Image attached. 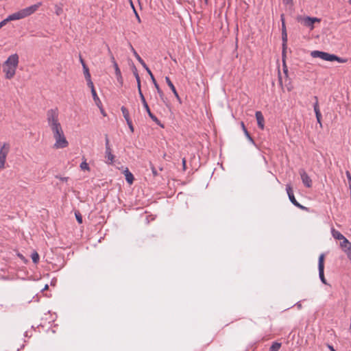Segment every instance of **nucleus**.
<instances>
[{"mask_svg":"<svg viewBox=\"0 0 351 351\" xmlns=\"http://www.w3.org/2000/svg\"><path fill=\"white\" fill-rule=\"evenodd\" d=\"M46 119L55 140L53 147L56 149L67 147L69 142L60 121L58 109L55 108L48 110L46 113Z\"/></svg>","mask_w":351,"mask_h":351,"instance_id":"1","label":"nucleus"},{"mask_svg":"<svg viewBox=\"0 0 351 351\" xmlns=\"http://www.w3.org/2000/svg\"><path fill=\"white\" fill-rule=\"evenodd\" d=\"M42 3L38 2L34 5L22 9L16 12L9 15L5 19L7 22L24 19L34 14L41 6Z\"/></svg>","mask_w":351,"mask_h":351,"instance_id":"2","label":"nucleus"},{"mask_svg":"<svg viewBox=\"0 0 351 351\" xmlns=\"http://www.w3.org/2000/svg\"><path fill=\"white\" fill-rule=\"evenodd\" d=\"M311 55L313 58H319L326 61H337L341 63H346L347 62V59L341 58L337 56L336 55L330 54L328 53L320 51H311Z\"/></svg>","mask_w":351,"mask_h":351,"instance_id":"3","label":"nucleus"},{"mask_svg":"<svg viewBox=\"0 0 351 351\" xmlns=\"http://www.w3.org/2000/svg\"><path fill=\"white\" fill-rule=\"evenodd\" d=\"M297 21L304 26L308 27L311 30H313L314 29V23H319L321 21V19L317 17L298 16L297 17Z\"/></svg>","mask_w":351,"mask_h":351,"instance_id":"4","label":"nucleus"},{"mask_svg":"<svg viewBox=\"0 0 351 351\" xmlns=\"http://www.w3.org/2000/svg\"><path fill=\"white\" fill-rule=\"evenodd\" d=\"M10 145L8 143H3L0 147V169L5 168L7 156L10 152Z\"/></svg>","mask_w":351,"mask_h":351,"instance_id":"5","label":"nucleus"},{"mask_svg":"<svg viewBox=\"0 0 351 351\" xmlns=\"http://www.w3.org/2000/svg\"><path fill=\"white\" fill-rule=\"evenodd\" d=\"M324 259H325V255L324 254H322L319 256L318 260V269H319V276L321 280V281L326 285V280L324 276Z\"/></svg>","mask_w":351,"mask_h":351,"instance_id":"6","label":"nucleus"},{"mask_svg":"<svg viewBox=\"0 0 351 351\" xmlns=\"http://www.w3.org/2000/svg\"><path fill=\"white\" fill-rule=\"evenodd\" d=\"M286 191H287V195L289 196V200L294 206H295L298 208H300L301 209L305 208L304 206L300 204L299 202H298L297 200L295 199L294 194H293V189L290 184L286 185Z\"/></svg>","mask_w":351,"mask_h":351,"instance_id":"7","label":"nucleus"},{"mask_svg":"<svg viewBox=\"0 0 351 351\" xmlns=\"http://www.w3.org/2000/svg\"><path fill=\"white\" fill-rule=\"evenodd\" d=\"M339 246L346 254L348 258L351 260V243L346 238L344 240L340 241Z\"/></svg>","mask_w":351,"mask_h":351,"instance_id":"8","label":"nucleus"},{"mask_svg":"<svg viewBox=\"0 0 351 351\" xmlns=\"http://www.w3.org/2000/svg\"><path fill=\"white\" fill-rule=\"evenodd\" d=\"M140 98H141V100L142 101V104L145 109V110L147 111L149 117L152 119V121H154L155 123H156L157 124L160 125V121L158 120V119L154 115L152 114V112H151L150 109H149V107L145 100V98L143 95V93H141V96H140Z\"/></svg>","mask_w":351,"mask_h":351,"instance_id":"9","label":"nucleus"},{"mask_svg":"<svg viewBox=\"0 0 351 351\" xmlns=\"http://www.w3.org/2000/svg\"><path fill=\"white\" fill-rule=\"evenodd\" d=\"M299 173L300 175V177H301V179H302V183L304 184V185L308 188L311 187L312 180L308 176V174L306 173L305 170L303 169H300Z\"/></svg>","mask_w":351,"mask_h":351,"instance_id":"10","label":"nucleus"},{"mask_svg":"<svg viewBox=\"0 0 351 351\" xmlns=\"http://www.w3.org/2000/svg\"><path fill=\"white\" fill-rule=\"evenodd\" d=\"M4 64L17 69L19 64V56L16 53L10 56L7 60L4 62Z\"/></svg>","mask_w":351,"mask_h":351,"instance_id":"11","label":"nucleus"},{"mask_svg":"<svg viewBox=\"0 0 351 351\" xmlns=\"http://www.w3.org/2000/svg\"><path fill=\"white\" fill-rule=\"evenodd\" d=\"M16 68L10 66H6L3 64V71L5 73V77L6 79H12L16 73Z\"/></svg>","mask_w":351,"mask_h":351,"instance_id":"12","label":"nucleus"},{"mask_svg":"<svg viewBox=\"0 0 351 351\" xmlns=\"http://www.w3.org/2000/svg\"><path fill=\"white\" fill-rule=\"evenodd\" d=\"M105 158H106V162L108 165L113 164L114 161V156L112 154V151L111 147H107L106 148L105 152Z\"/></svg>","mask_w":351,"mask_h":351,"instance_id":"13","label":"nucleus"},{"mask_svg":"<svg viewBox=\"0 0 351 351\" xmlns=\"http://www.w3.org/2000/svg\"><path fill=\"white\" fill-rule=\"evenodd\" d=\"M255 116L258 128L261 130H263L265 125V119L262 112L261 111H256Z\"/></svg>","mask_w":351,"mask_h":351,"instance_id":"14","label":"nucleus"},{"mask_svg":"<svg viewBox=\"0 0 351 351\" xmlns=\"http://www.w3.org/2000/svg\"><path fill=\"white\" fill-rule=\"evenodd\" d=\"M111 60H112V62L113 63V66H114V69H115V74L117 75V80L120 81L121 83H122L121 73V71H120V69L119 68L118 64L115 61V59H114V56L111 57Z\"/></svg>","mask_w":351,"mask_h":351,"instance_id":"15","label":"nucleus"},{"mask_svg":"<svg viewBox=\"0 0 351 351\" xmlns=\"http://www.w3.org/2000/svg\"><path fill=\"white\" fill-rule=\"evenodd\" d=\"M165 81H166V82H167V85L169 86V88H171V90H172V92L173 93V94H174V95L176 96V97L178 100H180V97H179V95H178V92H177V90H176V89L175 86H174V85H173V83L171 82V81L170 78H169V77H167H167H165Z\"/></svg>","mask_w":351,"mask_h":351,"instance_id":"16","label":"nucleus"},{"mask_svg":"<svg viewBox=\"0 0 351 351\" xmlns=\"http://www.w3.org/2000/svg\"><path fill=\"white\" fill-rule=\"evenodd\" d=\"M315 102L313 105L314 111L315 113L316 119H322V114L319 110V104H318V98L317 96L314 97Z\"/></svg>","mask_w":351,"mask_h":351,"instance_id":"17","label":"nucleus"},{"mask_svg":"<svg viewBox=\"0 0 351 351\" xmlns=\"http://www.w3.org/2000/svg\"><path fill=\"white\" fill-rule=\"evenodd\" d=\"M332 237L337 240L343 241L346 239V237L338 230H336L335 229H332L331 231Z\"/></svg>","mask_w":351,"mask_h":351,"instance_id":"18","label":"nucleus"},{"mask_svg":"<svg viewBox=\"0 0 351 351\" xmlns=\"http://www.w3.org/2000/svg\"><path fill=\"white\" fill-rule=\"evenodd\" d=\"M131 50L133 52L134 56L137 59V60L141 64V65L143 67L146 66V64L144 62V60L141 58V56L138 54V53L136 51V50L134 49V47L131 45Z\"/></svg>","mask_w":351,"mask_h":351,"instance_id":"19","label":"nucleus"},{"mask_svg":"<svg viewBox=\"0 0 351 351\" xmlns=\"http://www.w3.org/2000/svg\"><path fill=\"white\" fill-rule=\"evenodd\" d=\"M91 93H92V96H93V100H94L95 104L98 106L99 108H101V101L100 99L99 98V97L96 93V90H93V92H92Z\"/></svg>","mask_w":351,"mask_h":351,"instance_id":"20","label":"nucleus"},{"mask_svg":"<svg viewBox=\"0 0 351 351\" xmlns=\"http://www.w3.org/2000/svg\"><path fill=\"white\" fill-rule=\"evenodd\" d=\"M125 180L129 184H132L134 181V176L131 172L127 169L125 171Z\"/></svg>","mask_w":351,"mask_h":351,"instance_id":"21","label":"nucleus"},{"mask_svg":"<svg viewBox=\"0 0 351 351\" xmlns=\"http://www.w3.org/2000/svg\"><path fill=\"white\" fill-rule=\"evenodd\" d=\"M281 20H282V40H283V42L285 43V42H287V32H286V27H285V21H284V19H283V14L281 15Z\"/></svg>","mask_w":351,"mask_h":351,"instance_id":"22","label":"nucleus"},{"mask_svg":"<svg viewBox=\"0 0 351 351\" xmlns=\"http://www.w3.org/2000/svg\"><path fill=\"white\" fill-rule=\"evenodd\" d=\"M121 110L125 121H127L128 120H131L128 110L125 106H122Z\"/></svg>","mask_w":351,"mask_h":351,"instance_id":"23","label":"nucleus"},{"mask_svg":"<svg viewBox=\"0 0 351 351\" xmlns=\"http://www.w3.org/2000/svg\"><path fill=\"white\" fill-rule=\"evenodd\" d=\"M83 72H84V77H85L86 80L91 79L90 73L89 72V69H88L87 65H84Z\"/></svg>","mask_w":351,"mask_h":351,"instance_id":"24","label":"nucleus"},{"mask_svg":"<svg viewBox=\"0 0 351 351\" xmlns=\"http://www.w3.org/2000/svg\"><path fill=\"white\" fill-rule=\"evenodd\" d=\"M281 347V343L278 342H274L269 348V351H279Z\"/></svg>","mask_w":351,"mask_h":351,"instance_id":"25","label":"nucleus"},{"mask_svg":"<svg viewBox=\"0 0 351 351\" xmlns=\"http://www.w3.org/2000/svg\"><path fill=\"white\" fill-rule=\"evenodd\" d=\"M152 80V82H153V83H154V86H155L156 88L157 89V91H158V93L159 95H160L161 97H163V92H162V91L161 90V89L160 88V87H159V86H158V83L156 82V81L155 78H154V80Z\"/></svg>","mask_w":351,"mask_h":351,"instance_id":"26","label":"nucleus"},{"mask_svg":"<svg viewBox=\"0 0 351 351\" xmlns=\"http://www.w3.org/2000/svg\"><path fill=\"white\" fill-rule=\"evenodd\" d=\"M31 257H32V261L34 263H37L38 262V261H39V255H38V254L36 252H33L32 254V255H31Z\"/></svg>","mask_w":351,"mask_h":351,"instance_id":"27","label":"nucleus"},{"mask_svg":"<svg viewBox=\"0 0 351 351\" xmlns=\"http://www.w3.org/2000/svg\"><path fill=\"white\" fill-rule=\"evenodd\" d=\"M80 168L82 170H87L89 171L90 168L88 166V164L86 162V160H84L81 164H80Z\"/></svg>","mask_w":351,"mask_h":351,"instance_id":"28","label":"nucleus"},{"mask_svg":"<svg viewBox=\"0 0 351 351\" xmlns=\"http://www.w3.org/2000/svg\"><path fill=\"white\" fill-rule=\"evenodd\" d=\"M86 82L87 86L90 88L91 93L93 92V90H95L93 82H92L91 79L86 80Z\"/></svg>","mask_w":351,"mask_h":351,"instance_id":"29","label":"nucleus"},{"mask_svg":"<svg viewBox=\"0 0 351 351\" xmlns=\"http://www.w3.org/2000/svg\"><path fill=\"white\" fill-rule=\"evenodd\" d=\"M244 133H245V135L246 136V137L248 138V140H249L250 142H252V143H254V140H253V138L251 137V136H250V133L248 132V131H247V130H245Z\"/></svg>","mask_w":351,"mask_h":351,"instance_id":"30","label":"nucleus"},{"mask_svg":"<svg viewBox=\"0 0 351 351\" xmlns=\"http://www.w3.org/2000/svg\"><path fill=\"white\" fill-rule=\"evenodd\" d=\"M136 82H137L138 94H139V96H141V93H143L142 90H141V79L136 80Z\"/></svg>","mask_w":351,"mask_h":351,"instance_id":"31","label":"nucleus"},{"mask_svg":"<svg viewBox=\"0 0 351 351\" xmlns=\"http://www.w3.org/2000/svg\"><path fill=\"white\" fill-rule=\"evenodd\" d=\"M127 124L130 128V130H131L132 132H134V127H133V125H132V120H128L127 121Z\"/></svg>","mask_w":351,"mask_h":351,"instance_id":"32","label":"nucleus"},{"mask_svg":"<svg viewBox=\"0 0 351 351\" xmlns=\"http://www.w3.org/2000/svg\"><path fill=\"white\" fill-rule=\"evenodd\" d=\"M150 167H151V169H152L154 176H157L158 173H157V171H156V168L154 167V166L152 163H150Z\"/></svg>","mask_w":351,"mask_h":351,"instance_id":"33","label":"nucleus"},{"mask_svg":"<svg viewBox=\"0 0 351 351\" xmlns=\"http://www.w3.org/2000/svg\"><path fill=\"white\" fill-rule=\"evenodd\" d=\"M76 219L79 223H82V217L80 213H75Z\"/></svg>","mask_w":351,"mask_h":351,"instance_id":"34","label":"nucleus"},{"mask_svg":"<svg viewBox=\"0 0 351 351\" xmlns=\"http://www.w3.org/2000/svg\"><path fill=\"white\" fill-rule=\"evenodd\" d=\"M105 146H106V148L110 147V141H109V138H108V136L107 134L105 136Z\"/></svg>","mask_w":351,"mask_h":351,"instance_id":"35","label":"nucleus"},{"mask_svg":"<svg viewBox=\"0 0 351 351\" xmlns=\"http://www.w3.org/2000/svg\"><path fill=\"white\" fill-rule=\"evenodd\" d=\"M346 177L348 178V184H349V186H351V175H350V173L347 171L346 172Z\"/></svg>","mask_w":351,"mask_h":351,"instance_id":"36","label":"nucleus"},{"mask_svg":"<svg viewBox=\"0 0 351 351\" xmlns=\"http://www.w3.org/2000/svg\"><path fill=\"white\" fill-rule=\"evenodd\" d=\"M284 4L293 6V0H282Z\"/></svg>","mask_w":351,"mask_h":351,"instance_id":"37","label":"nucleus"},{"mask_svg":"<svg viewBox=\"0 0 351 351\" xmlns=\"http://www.w3.org/2000/svg\"><path fill=\"white\" fill-rule=\"evenodd\" d=\"M145 69L147 71V72L148 73V74L150 75L152 80H154V77L151 71V70L148 68V66L146 65L145 67H144Z\"/></svg>","mask_w":351,"mask_h":351,"instance_id":"38","label":"nucleus"},{"mask_svg":"<svg viewBox=\"0 0 351 351\" xmlns=\"http://www.w3.org/2000/svg\"><path fill=\"white\" fill-rule=\"evenodd\" d=\"M133 9H134V13H135L136 18V19L138 20V23H141V19H140L139 15L138 14V13L136 12V10L134 9V7H133Z\"/></svg>","mask_w":351,"mask_h":351,"instance_id":"39","label":"nucleus"},{"mask_svg":"<svg viewBox=\"0 0 351 351\" xmlns=\"http://www.w3.org/2000/svg\"><path fill=\"white\" fill-rule=\"evenodd\" d=\"M7 23H8V22H7L6 19H4V20H3L2 21H1V22H0V29H1V27H3L4 25H5L7 24Z\"/></svg>","mask_w":351,"mask_h":351,"instance_id":"40","label":"nucleus"},{"mask_svg":"<svg viewBox=\"0 0 351 351\" xmlns=\"http://www.w3.org/2000/svg\"><path fill=\"white\" fill-rule=\"evenodd\" d=\"M57 178H59L62 182H66L69 179V178H67V177H58L57 176Z\"/></svg>","mask_w":351,"mask_h":351,"instance_id":"41","label":"nucleus"},{"mask_svg":"<svg viewBox=\"0 0 351 351\" xmlns=\"http://www.w3.org/2000/svg\"><path fill=\"white\" fill-rule=\"evenodd\" d=\"M80 62L82 64L83 68H84V65H86L81 56H80Z\"/></svg>","mask_w":351,"mask_h":351,"instance_id":"42","label":"nucleus"},{"mask_svg":"<svg viewBox=\"0 0 351 351\" xmlns=\"http://www.w3.org/2000/svg\"><path fill=\"white\" fill-rule=\"evenodd\" d=\"M134 76L136 77V80H139L140 79L139 75H138V72L136 71V70L134 72Z\"/></svg>","mask_w":351,"mask_h":351,"instance_id":"43","label":"nucleus"},{"mask_svg":"<svg viewBox=\"0 0 351 351\" xmlns=\"http://www.w3.org/2000/svg\"><path fill=\"white\" fill-rule=\"evenodd\" d=\"M241 128H242V129H243V132H245V130H247V129H246V128H245V126L244 123H243V122H241Z\"/></svg>","mask_w":351,"mask_h":351,"instance_id":"44","label":"nucleus"},{"mask_svg":"<svg viewBox=\"0 0 351 351\" xmlns=\"http://www.w3.org/2000/svg\"><path fill=\"white\" fill-rule=\"evenodd\" d=\"M327 346L331 351H336L332 346L328 344Z\"/></svg>","mask_w":351,"mask_h":351,"instance_id":"45","label":"nucleus"},{"mask_svg":"<svg viewBox=\"0 0 351 351\" xmlns=\"http://www.w3.org/2000/svg\"><path fill=\"white\" fill-rule=\"evenodd\" d=\"M99 109H100V110H101V114H103L105 116L106 114H105V113H104V109H103V108H102V105L101 106V108H99Z\"/></svg>","mask_w":351,"mask_h":351,"instance_id":"46","label":"nucleus"},{"mask_svg":"<svg viewBox=\"0 0 351 351\" xmlns=\"http://www.w3.org/2000/svg\"><path fill=\"white\" fill-rule=\"evenodd\" d=\"M182 164H183V166L185 167V165H186V160H185V158L182 159Z\"/></svg>","mask_w":351,"mask_h":351,"instance_id":"47","label":"nucleus"},{"mask_svg":"<svg viewBox=\"0 0 351 351\" xmlns=\"http://www.w3.org/2000/svg\"><path fill=\"white\" fill-rule=\"evenodd\" d=\"M321 119H317V122L320 124V126H322Z\"/></svg>","mask_w":351,"mask_h":351,"instance_id":"48","label":"nucleus"},{"mask_svg":"<svg viewBox=\"0 0 351 351\" xmlns=\"http://www.w3.org/2000/svg\"><path fill=\"white\" fill-rule=\"evenodd\" d=\"M60 11H62V10H61V9H59L58 10H57V11H56V14H57L58 15H59V14H60Z\"/></svg>","mask_w":351,"mask_h":351,"instance_id":"49","label":"nucleus"},{"mask_svg":"<svg viewBox=\"0 0 351 351\" xmlns=\"http://www.w3.org/2000/svg\"><path fill=\"white\" fill-rule=\"evenodd\" d=\"M19 256L20 257V258H21V259H24V257H23V255H21V254H19Z\"/></svg>","mask_w":351,"mask_h":351,"instance_id":"50","label":"nucleus"},{"mask_svg":"<svg viewBox=\"0 0 351 351\" xmlns=\"http://www.w3.org/2000/svg\"><path fill=\"white\" fill-rule=\"evenodd\" d=\"M298 308H301L302 305L300 304H298Z\"/></svg>","mask_w":351,"mask_h":351,"instance_id":"51","label":"nucleus"},{"mask_svg":"<svg viewBox=\"0 0 351 351\" xmlns=\"http://www.w3.org/2000/svg\"><path fill=\"white\" fill-rule=\"evenodd\" d=\"M348 3H349V4H350V5H351V0H349V1H348Z\"/></svg>","mask_w":351,"mask_h":351,"instance_id":"52","label":"nucleus"},{"mask_svg":"<svg viewBox=\"0 0 351 351\" xmlns=\"http://www.w3.org/2000/svg\"><path fill=\"white\" fill-rule=\"evenodd\" d=\"M350 329L351 330V322H350Z\"/></svg>","mask_w":351,"mask_h":351,"instance_id":"53","label":"nucleus"},{"mask_svg":"<svg viewBox=\"0 0 351 351\" xmlns=\"http://www.w3.org/2000/svg\"><path fill=\"white\" fill-rule=\"evenodd\" d=\"M206 3H207L208 0H204Z\"/></svg>","mask_w":351,"mask_h":351,"instance_id":"54","label":"nucleus"}]
</instances>
